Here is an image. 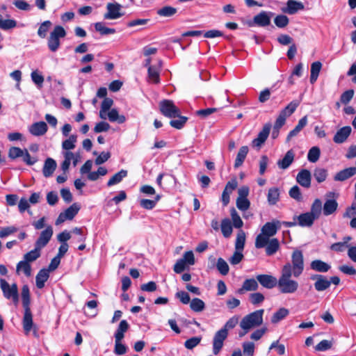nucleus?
<instances>
[{"instance_id": "f257e3e1", "label": "nucleus", "mask_w": 356, "mask_h": 356, "mask_svg": "<svg viewBox=\"0 0 356 356\" xmlns=\"http://www.w3.org/2000/svg\"><path fill=\"white\" fill-rule=\"evenodd\" d=\"M291 269L289 265H284L277 280V288L282 293H294L297 291L298 282L291 279Z\"/></svg>"}, {"instance_id": "f03ea898", "label": "nucleus", "mask_w": 356, "mask_h": 356, "mask_svg": "<svg viewBox=\"0 0 356 356\" xmlns=\"http://www.w3.org/2000/svg\"><path fill=\"white\" fill-rule=\"evenodd\" d=\"M279 220H273L266 222L261 228V233L257 235L255 239V247L257 248H263L270 237L276 234L280 227Z\"/></svg>"}, {"instance_id": "7ed1b4c3", "label": "nucleus", "mask_w": 356, "mask_h": 356, "mask_svg": "<svg viewBox=\"0 0 356 356\" xmlns=\"http://www.w3.org/2000/svg\"><path fill=\"white\" fill-rule=\"evenodd\" d=\"M264 312V309H259L244 316L240 323L241 328L250 330L261 325L263 323Z\"/></svg>"}, {"instance_id": "20e7f679", "label": "nucleus", "mask_w": 356, "mask_h": 356, "mask_svg": "<svg viewBox=\"0 0 356 356\" xmlns=\"http://www.w3.org/2000/svg\"><path fill=\"white\" fill-rule=\"evenodd\" d=\"M284 265H289L291 269V274L295 277H298L304 270V258L302 252L296 250L291 255V263L287 262Z\"/></svg>"}, {"instance_id": "39448f33", "label": "nucleus", "mask_w": 356, "mask_h": 356, "mask_svg": "<svg viewBox=\"0 0 356 356\" xmlns=\"http://www.w3.org/2000/svg\"><path fill=\"white\" fill-rule=\"evenodd\" d=\"M0 288L6 299L12 300L15 305L18 304L19 293L15 283L10 284L6 280L0 279Z\"/></svg>"}, {"instance_id": "423d86ee", "label": "nucleus", "mask_w": 356, "mask_h": 356, "mask_svg": "<svg viewBox=\"0 0 356 356\" xmlns=\"http://www.w3.org/2000/svg\"><path fill=\"white\" fill-rule=\"evenodd\" d=\"M66 35V31L61 26H56L51 32L48 39V47L54 52L60 47V38H64Z\"/></svg>"}, {"instance_id": "0eeeda50", "label": "nucleus", "mask_w": 356, "mask_h": 356, "mask_svg": "<svg viewBox=\"0 0 356 356\" xmlns=\"http://www.w3.org/2000/svg\"><path fill=\"white\" fill-rule=\"evenodd\" d=\"M159 108L161 113L170 118L179 117V109L174 104L172 101L165 99L159 103Z\"/></svg>"}, {"instance_id": "6e6552de", "label": "nucleus", "mask_w": 356, "mask_h": 356, "mask_svg": "<svg viewBox=\"0 0 356 356\" xmlns=\"http://www.w3.org/2000/svg\"><path fill=\"white\" fill-rule=\"evenodd\" d=\"M62 154L64 161L61 164V169L63 172L68 170L71 162H72L74 166H76L81 158L79 153H73L71 151H63Z\"/></svg>"}, {"instance_id": "1a4fd4ad", "label": "nucleus", "mask_w": 356, "mask_h": 356, "mask_svg": "<svg viewBox=\"0 0 356 356\" xmlns=\"http://www.w3.org/2000/svg\"><path fill=\"white\" fill-rule=\"evenodd\" d=\"M54 234L53 228L51 225H47L45 229L40 234L38 238L36 240L35 245L38 249L44 248L51 240Z\"/></svg>"}, {"instance_id": "9d476101", "label": "nucleus", "mask_w": 356, "mask_h": 356, "mask_svg": "<svg viewBox=\"0 0 356 356\" xmlns=\"http://www.w3.org/2000/svg\"><path fill=\"white\" fill-rule=\"evenodd\" d=\"M228 332L225 329L221 328L214 335L213 340V353L218 355L223 346V342L227 337Z\"/></svg>"}, {"instance_id": "9b49d317", "label": "nucleus", "mask_w": 356, "mask_h": 356, "mask_svg": "<svg viewBox=\"0 0 356 356\" xmlns=\"http://www.w3.org/2000/svg\"><path fill=\"white\" fill-rule=\"evenodd\" d=\"M106 9L107 13L104 15L106 19H116L123 15L121 12L122 6L118 3H108L106 5Z\"/></svg>"}, {"instance_id": "f8f14e48", "label": "nucleus", "mask_w": 356, "mask_h": 356, "mask_svg": "<svg viewBox=\"0 0 356 356\" xmlns=\"http://www.w3.org/2000/svg\"><path fill=\"white\" fill-rule=\"evenodd\" d=\"M80 207L76 203H74L64 212L60 213L56 221V224L59 225L67 220H72L76 215Z\"/></svg>"}, {"instance_id": "ddd939ff", "label": "nucleus", "mask_w": 356, "mask_h": 356, "mask_svg": "<svg viewBox=\"0 0 356 356\" xmlns=\"http://www.w3.org/2000/svg\"><path fill=\"white\" fill-rule=\"evenodd\" d=\"M311 280H315L314 288L317 291H323L330 286V282L326 277L320 274H315L311 276Z\"/></svg>"}, {"instance_id": "4468645a", "label": "nucleus", "mask_w": 356, "mask_h": 356, "mask_svg": "<svg viewBox=\"0 0 356 356\" xmlns=\"http://www.w3.org/2000/svg\"><path fill=\"white\" fill-rule=\"evenodd\" d=\"M257 280L260 284L266 289H273L277 286V280L276 277L270 275L261 274L257 276Z\"/></svg>"}, {"instance_id": "2eb2a0df", "label": "nucleus", "mask_w": 356, "mask_h": 356, "mask_svg": "<svg viewBox=\"0 0 356 356\" xmlns=\"http://www.w3.org/2000/svg\"><path fill=\"white\" fill-rule=\"evenodd\" d=\"M47 124L42 121L35 122L29 127V133L34 136H43L47 133Z\"/></svg>"}, {"instance_id": "dca6fc26", "label": "nucleus", "mask_w": 356, "mask_h": 356, "mask_svg": "<svg viewBox=\"0 0 356 356\" xmlns=\"http://www.w3.org/2000/svg\"><path fill=\"white\" fill-rule=\"evenodd\" d=\"M305 9L304 4L296 0H288L286 6L282 8V11L289 15H294L299 10Z\"/></svg>"}, {"instance_id": "f3484780", "label": "nucleus", "mask_w": 356, "mask_h": 356, "mask_svg": "<svg viewBox=\"0 0 356 356\" xmlns=\"http://www.w3.org/2000/svg\"><path fill=\"white\" fill-rule=\"evenodd\" d=\"M273 15L271 12L261 11L254 17L253 21L259 26H266L270 24Z\"/></svg>"}, {"instance_id": "a211bd4d", "label": "nucleus", "mask_w": 356, "mask_h": 356, "mask_svg": "<svg viewBox=\"0 0 356 356\" xmlns=\"http://www.w3.org/2000/svg\"><path fill=\"white\" fill-rule=\"evenodd\" d=\"M312 175L311 172L306 169L301 170L297 175V182L305 188H309L311 186Z\"/></svg>"}, {"instance_id": "6ab92c4d", "label": "nucleus", "mask_w": 356, "mask_h": 356, "mask_svg": "<svg viewBox=\"0 0 356 356\" xmlns=\"http://www.w3.org/2000/svg\"><path fill=\"white\" fill-rule=\"evenodd\" d=\"M270 130V125L266 124L263 129L259 133L257 137L252 140V145L260 147L266 140Z\"/></svg>"}, {"instance_id": "aec40b11", "label": "nucleus", "mask_w": 356, "mask_h": 356, "mask_svg": "<svg viewBox=\"0 0 356 356\" xmlns=\"http://www.w3.org/2000/svg\"><path fill=\"white\" fill-rule=\"evenodd\" d=\"M161 63L159 61L158 65L149 66L147 69L148 77L147 81L153 83H159L160 81L159 74L161 70Z\"/></svg>"}, {"instance_id": "412c9836", "label": "nucleus", "mask_w": 356, "mask_h": 356, "mask_svg": "<svg viewBox=\"0 0 356 356\" xmlns=\"http://www.w3.org/2000/svg\"><path fill=\"white\" fill-rule=\"evenodd\" d=\"M294 157V152L291 149L289 150L282 159L277 161V165L278 168L282 170L287 169L293 162Z\"/></svg>"}, {"instance_id": "4be33fe9", "label": "nucleus", "mask_w": 356, "mask_h": 356, "mask_svg": "<svg viewBox=\"0 0 356 356\" xmlns=\"http://www.w3.org/2000/svg\"><path fill=\"white\" fill-rule=\"evenodd\" d=\"M352 129L349 126H346L338 130L333 138L334 143L340 144L346 140L351 133Z\"/></svg>"}, {"instance_id": "5701e85b", "label": "nucleus", "mask_w": 356, "mask_h": 356, "mask_svg": "<svg viewBox=\"0 0 356 356\" xmlns=\"http://www.w3.org/2000/svg\"><path fill=\"white\" fill-rule=\"evenodd\" d=\"M295 220H298V225L300 227H312L315 221L314 218L309 213L306 212L294 218Z\"/></svg>"}, {"instance_id": "b1692460", "label": "nucleus", "mask_w": 356, "mask_h": 356, "mask_svg": "<svg viewBox=\"0 0 356 356\" xmlns=\"http://www.w3.org/2000/svg\"><path fill=\"white\" fill-rule=\"evenodd\" d=\"M338 208V203L334 199H327L323 206V213L327 216L336 212Z\"/></svg>"}, {"instance_id": "393cba45", "label": "nucleus", "mask_w": 356, "mask_h": 356, "mask_svg": "<svg viewBox=\"0 0 356 356\" xmlns=\"http://www.w3.org/2000/svg\"><path fill=\"white\" fill-rule=\"evenodd\" d=\"M351 239L352 238L349 236H345L342 241L332 244L330 248L334 252H342L349 248L348 243Z\"/></svg>"}, {"instance_id": "a878e982", "label": "nucleus", "mask_w": 356, "mask_h": 356, "mask_svg": "<svg viewBox=\"0 0 356 356\" xmlns=\"http://www.w3.org/2000/svg\"><path fill=\"white\" fill-rule=\"evenodd\" d=\"M356 174V168L350 167L337 172L334 176L335 181H345Z\"/></svg>"}, {"instance_id": "bb28decb", "label": "nucleus", "mask_w": 356, "mask_h": 356, "mask_svg": "<svg viewBox=\"0 0 356 356\" xmlns=\"http://www.w3.org/2000/svg\"><path fill=\"white\" fill-rule=\"evenodd\" d=\"M22 324L25 334H29L33 325L31 309L24 310Z\"/></svg>"}, {"instance_id": "cd10ccee", "label": "nucleus", "mask_w": 356, "mask_h": 356, "mask_svg": "<svg viewBox=\"0 0 356 356\" xmlns=\"http://www.w3.org/2000/svg\"><path fill=\"white\" fill-rule=\"evenodd\" d=\"M299 104V101L291 102L284 109L280 111L279 116L284 118V120H286L287 118H289L294 113Z\"/></svg>"}, {"instance_id": "c85d7f7f", "label": "nucleus", "mask_w": 356, "mask_h": 356, "mask_svg": "<svg viewBox=\"0 0 356 356\" xmlns=\"http://www.w3.org/2000/svg\"><path fill=\"white\" fill-rule=\"evenodd\" d=\"M299 104V101L291 102L284 109L280 111L279 116L284 118V120H286L287 118H289L294 113Z\"/></svg>"}, {"instance_id": "c756f323", "label": "nucleus", "mask_w": 356, "mask_h": 356, "mask_svg": "<svg viewBox=\"0 0 356 356\" xmlns=\"http://www.w3.org/2000/svg\"><path fill=\"white\" fill-rule=\"evenodd\" d=\"M299 104V101L291 102L284 109L280 111L279 116L284 118V120H286L287 118H289L294 113Z\"/></svg>"}, {"instance_id": "7c9ffc66", "label": "nucleus", "mask_w": 356, "mask_h": 356, "mask_svg": "<svg viewBox=\"0 0 356 356\" xmlns=\"http://www.w3.org/2000/svg\"><path fill=\"white\" fill-rule=\"evenodd\" d=\"M299 104V101L291 102L284 109L280 111L279 116L284 118V120H286L287 118H289L294 113Z\"/></svg>"}, {"instance_id": "2f4dec72", "label": "nucleus", "mask_w": 356, "mask_h": 356, "mask_svg": "<svg viewBox=\"0 0 356 356\" xmlns=\"http://www.w3.org/2000/svg\"><path fill=\"white\" fill-rule=\"evenodd\" d=\"M310 267L313 270L319 273H326L331 268V266L328 264L320 259H316L312 261L310 264Z\"/></svg>"}, {"instance_id": "473e14b6", "label": "nucleus", "mask_w": 356, "mask_h": 356, "mask_svg": "<svg viewBox=\"0 0 356 356\" xmlns=\"http://www.w3.org/2000/svg\"><path fill=\"white\" fill-rule=\"evenodd\" d=\"M49 277V270L45 268L40 270L35 277L36 286L38 289H42L44 286V283L47 281Z\"/></svg>"}, {"instance_id": "72a5a7b5", "label": "nucleus", "mask_w": 356, "mask_h": 356, "mask_svg": "<svg viewBox=\"0 0 356 356\" xmlns=\"http://www.w3.org/2000/svg\"><path fill=\"white\" fill-rule=\"evenodd\" d=\"M249 149L248 146H242L236 155L235 161H234V168H238L241 166L248 154Z\"/></svg>"}, {"instance_id": "f704fd0d", "label": "nucleus", "mask_w": 356, "mask_h": 356, "mask_svg": "<svg viewBox=\"0 0 356 356\" xmlns=\"http://www.w3.org/2000/svg\"><path fill=\"white\" fill-rule=\"evenodd\" d=\"M264 248H266V253L267 255H273L280 248V242L275 238L268 239Z\"/></svg>"}, {"instance_id": "c9c22d12", "label": "nucleus", "mask_w": 356, "mask_h": 356, "mask_svg": "<svg viewBox=\"0 0 356 356\" xmlns=\"http://www.w3.org/2000/svg\"><path fill=\"white\" fill-rule=\"evenodd\" d=\"M56 168V161L51 158L46 159L43 167V175L45 177H49L52 175Z\"/></svg>"}, {"instance_id": "e433bc0d", "label": "nucleus", "mask_w": 356, "mask_h": 356, "mask_svg": "<svg viewBox=\"0 0 356 356\" xmlns=\"http://www.w3.org/2000/svg\"><path fill=\"white\" fill-rule=\"evenodd\" d=\"M106 119L110 122H118L120 124L124 123L126 121L125 116L119 115L116 108H112L106 112Z\"/></svg>"}, {"instance_id": "4c0bfd02", "label": "nucleus", "mask_w": 356, "mask_h": 356, "mask_svg": "<svg viewBox=\"0 0 356 356\" xmlns=\"http://www.w3.org/2000/svg\"><path fill=\"white\" fill-rule=\"evenodd\" d=\"M259 287L257 280L253 278L247 279L243 282L242 287L238 290L240 293L244 291H256Z\"/></svg>"}, {"instance_id": "58836bf2", "label": "nucleus", "mask_w": 356, "mask_h": 356, "mask_svg": "<svg viewBox=\"0 0 356 356\" xmlns=\"http://www.w3.org/2000/svg\"><path fill=\"white\" fill-rule=\"evenodd\" d=\"M323 212L322 202L320 199H316L311 206V210L309 212L315 220L318 219Z\"/></svg>"}, {"instance_id": "ea45409f", "label": "nucleus", "mask_w": 356, "mask_h": 356, "mask_svg": "<svg viewBox=\"0 0 356 356\" xmlns=\"http://www.w3.org/2000/svg\"><path fill=\"white\" fill-rule=\"evenodd\" d=\"M113 104V101L111 98H104L99 110V118L104 120H106V112L110 111Z\"/></svg>"}, {"instance_id": "a19ab883", "label": "nucleus", "mask_w": 356, "mask_h": 356, "mask_svg": "<svg viewBox=\"0 0 356 356\" xmlns=\"http://www.w3.org/2000/svg\"><path fill=\"white\" fill-rule=\"evenodd\" d=\"M129 325L126 320L120 321L115 334L114 337L116 340H122L124 337V333L128 330Z\"/></svg>"}, {"instance_id": "79ce46f5", "label": "nucleus", "mask_w": 356, "mask_h": 356, "mask_svg": "<svg viewBox=\"0 0 356 356\" xmlns=\"http://www.w3.org/2000/svg\"><path fill=\"white\" fill-rule=\"evenodd\" d=\"M307 117L304 116L298 121V123L296 126V127L289 132L286 140L289 141L293 137L296 136L300 132V131L307 125Z\"/></svg>"}, {"instance_id": "37998d69", "label": "nucleus", "mask_w": 356, "mask_h": 356, "mask_svg": "<svg viewBox=\"0 0 356 356\" xmlns=\"http://www.w3.org/2000/svg\"><path fill=\"white\" fill-rule=\"evenodd\" d=\"M77 141L76 135L72 134L68 138L65 139L62 142V149L63 151H71L74 149L76 147V143Z\"/></svg>"}, {"instance_id": "c03bdc74", "label": "nucleus", "mask_w": 356, "mask_h": 356, "mask_svg": "<svg viewBox=\"0 0 356 356\" xmlns=\"http://www.w3.org/2000/svg\"><path fill=\"white\" fill-rule=\"evenodd\" d=\"M270 205H275L280 200V190L276 187L269 188L267 195Z\"/></svg>"}, {"instance_id": "a18cd8bd", "label": "nucleus", "mask_w": 356, "mask_h": 356, "mask_svg": "<svg viewBox=\"0 0 356 356\" xmlns=\"http://www.w3.org/2000/svg\"><path fill=\"white\" fill-rule=\"evenodd\" d=\"M220 229L224 237L229 238L233 230L232 221L229 218L223 219L221 222Z\"/></svg>"}, {"instance_id": "49530a36", "label": "nucleus", "mask_w": 356, "mask_h": 356, "mask_svg": "<svg viewBox=\"0 0 356 356\" xmlns=\"http://www.w3.org/2000/svg\"><path fill=\"white\" fill-rule=\"evenodd\" d=\"M127 176V171L125 170H121L118 172L115 173L112 177L108 181L107 186L108 187L113 185L118 184L122 181V180Z\"/></svg>"}, {"instance_id": "de8ad7c7", "label": "nucleus", "mask_w": 356, "mask_h": 356, "mask_svg": "<svg viewBox=\"0 0 356 356\" xmlns=\"http://www.w3.org/2000/svg\"><path fill=\"white\" fill-rule=\"evenodd\" d=\"M16 271L17 274H19L20 272H23L26 277H30L31 275V266L28 261L25 260L20 261L17 264Z\"/></svg>"}, {"instance_id": "09e8293b", "label": "nucleus", "mask_w": 356, "mask_h": 356, "mask_svg": "<svg viewBox=\"0 0 356 356\" xmlns=\"http://www.w3.org/2000/svg\"><path fill=\"white\" fill-rule=\"evenodd\" d=\"M322 67V64L320 61L314 62L311 65V75L310 82L314 83L316 81L319 75L320 71Z\"/></svg>"}, {"instance_id": "8fccbe9b", "label": "nucleus", "mask_w": 356, "mask_h": 356, "mask_svg": "<svg viewBox=\"0 0 356 356\" xmlns=\"http://www.w3.org/2000/svg\"><path fill=\"white\" fill-rule=\"evenodd\" d=\"M22 300L24 310L30 309V291L28 285H24L22 288Z\"/></svg>"}, {"instance_id": "3c124183", "label": "nucleus", "mask_w": 356, "mask_h": 356, "mask_svg": "<svg viewBox=\"0 0 356 356\" xmlns=\"http://www.w3.org/2000/svg\"><path fill=\"white\" fill-rule=\"evenodd\" d=\"M160 199L161 196L159 195H157L154 200L142 199L140 200V205L143 209L150 210L155 207Z\"/></svg>"}, {"instance_id": "603ef678", "label": "nucleus", "mask_w": 356, "mask_h": 356, "mask_svg": "<svg viewBox=\"0 0 356 356\" xmlns=\"http://www.w3.org/2000/svg\"><path fill=\"white\" fill-rule=\"evenodd\" d=\"M40 252L41 249H38V248L35 245V248L33 250L29 251L24 255V260L28 261L29 263L33 262L40 257Z\"/></svg>"}, {"instance_id": "864d4df0", "label": "nucleus", "mask_w": 356, "mask_h": 356, "mask_svg": "<svg viewBox=\"0 0 356 356\" xmlns=\"http://www.w3.org/2000/svg\"><path fill=\"white\" fill-rule=\"evenodd\" d=\"M245 238L246 237L245 232L243 230H239L237 234L235 241V250L240 251L243 250L245 243Z\"/></svg>"}, {"instance_id": "5fc2aeb1", "label": "nucleus", "mask_w": 356, "mask_h": 356, "mask_svg": "<svg viewBox=\"0 0 356 356\" xmlns=\"http://www.w3.org/2000/svg\"><path fill=\"white\" fill-rule=\"evenodd\" d=\"M289 312L286 308H280L272 316L271 321L273 323H277L281 320L284 319L289 314Z\"/></svg>"}, {"instance_id": "6e6d98bb", "label": "nucleus", "mask_w": 356, "mask_h": 356, "mask_svg": "<svg viewBox=\"0 0 356 356\" xmlns=\"http://www.w3.org/2000/svg\"><path fill=\"white\" fill-rule=\"evenodd\" d=\"M314 177L317 182H323L327 177V170L323 168H316L314 171Z\"/></svg>"}, {"instance_id": "4d7b16f0", "label": "nucleus", "mask_w": 356, "mask_h": 356, "mask_svg": "<svg viewBox=\"0 0 356 356\" xmlns=\"http://www.w3.org/2000/svg\"><path fill=\"white\" fill-rule=\"evenodd\" d=\"M190 307L193 311L196 312H202L204 309L205 304L200 298H193L190 302Z\"/></svg>"}, {"instance_id": "13d9d810", "label": "nucleus", "mask_w": 356, "mask_h": 356, "mask_svg": "<svg viewBox=\"0 0 356 356\" xmlns=\"http://www.w3.org/2000/svg\"><path fill=\"white\" fill-rule=\"evenodd\" d=\"M320 154H321L320 149L316 146L312 147L309 150V152L307 154V159L309 161H310L312 163H316L318 160V159L320 157Z\"/></svg>"}, {"instance_id": "bf43d9fd", "label": "nucleus", "mask_w": 356, "mask_h": 356, "mask_svg": "<svg viewBox=\"0 0 356 356\" xmlns=\"http://www.w3.org/2000/svg\"><path fill=\"white\" fill-rule=\"evenodd\" d=\"M177 13V9L172 6H164L158 10L157 14L161 17H168L174 15Z\"/></svg>"}, {"instance_id": "052dcab7", "label": "nucleus", "mask_w": 356, "mask_h": 356, "mask_svg": "<svg viewBox=\"0 0 356 356\" xmlns=\"http://www.w3.org/2000/svg\"><path fill=\"white\" fill-rule=\"evenodd\" d=\"M95 29L97 31L99 32L102 35L113 34L115 33L114 29L106 27L103 23L97 22L95 24Z\"/></svg>"}, {"instance_id": "680f3d73", "label": "nucleus", "mask_w": 356, "mask_h": 356, "mask_svg": "<svg viewBox=\"0 0 356 356\" xmlns=\"http://www.w3.org/2000/svg\"><path fill=\"white\" fill-rule=\"evenodd\" d=\"M244 356H253L254 353L255 345L253 342H244L242 345Z\"/></svg>"}, {"instance_id": "e2e57ef3", "label": "nucleus", "mask_w": 356, "mask_h": 356, "mask_svg": "<svg viewBox=\"0 0 356 356\" xmlns=\"http://www.w3.org/2000/svg\"><path fill=\"white\" fill-rule=\"evenodd\" d=\"M216 268L223 275H226L229 273V266L226 261L222 258H219L218 259Z\"/></svg>"}, {"instance_id": "0e129e2a", "label": "nucleus", "mask_w": 356, "mask_h": 356, "mask_svg": "<svg viewBox=\"0 0 356 356\" xmlns=\"http://www.w3.org/2000/svg\"><path fill=\"white\" fill-rule=\"evenodd\" d=\"M51 22L50 21H49V20L44 21L43 23H42V24L39 27L38 31V35L40 38H44L46 37L47 33L49 28L51 27Z\"/></svg>"}, {"instance_id": "69168bd1", "label": "nucleus", "mask_w": 356, "mask_h": 356, "mask_svg": "<svg viewBox=\"0 0 356 356\" xmlns=\"http://www.w3.org/2000/svg\"><path fill=\"white\" fill-rule=\"evenodd\" d=\"M231 217L234 227L241 228L243 227V222L234 209L231 210Z\"/></svg>"}, {"instance_id": "338daca9", "label": "nucleus", "mask_w": 356, "mask_h": 356, "mask_svg": "<svg viewBox=\"0 0 356 356\" xmlns=\"http://www.w3.org/2000/svg\"><path fill=\"white\" fill-rule=\"evenodd\" d=\"M181 259L188 266H193L195 263L194 254L191 250L185 252Z\"/></svg>"}, {"instance_id": "774afa93", "label": "nucleus", "mask_w": 356, "mask_h": 356, "mask_svg": "<svg viewBox=\"0 0 356 356\" xmlns=\"http://www.w3.org/2000/svg\"><path fill=\"white\" fill-rule=\"evenodd\" d=\"M127 350V347L122 343V340L115 339L114 353L118 355H124Z\"/></svg>"}]
</instances>
